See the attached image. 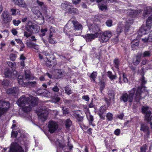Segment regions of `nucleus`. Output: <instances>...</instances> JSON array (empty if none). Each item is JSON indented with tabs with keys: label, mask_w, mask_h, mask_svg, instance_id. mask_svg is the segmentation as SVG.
Here are the masks:
<instances>
[{
	"label": "nucleus",
	"mask_w": 152,
	"mask_h": 152,
	"mask_svg": "<svg viewBox=\"0 0 152 152\" xmlns=\"http://www.w3.org/2000/svg\"><path fill=\"white\" fill-rule=\"evenodd\" d=\"M27 84L31 87H34L37 86V83L35 81L28 82L27 83Z\"/></svg>",
	"instance_id": "nucleus-45"
},
{
	"label": "nucleus",
	"mask_w": 152,
	"mask_h": 152,
	"mask_svg": "<svg viewBox=\"0 0 152 152\" xmlns=\"http://www.w3.org/2000/svg\"><path fill=\"white\" fill-rule=\"evenodd\" d=\"M7 93L8 94H12L15 95L18 94V87H15L13 88L8 89L6 91Z\"/></svg>",
	"instance_id": "nucleus-24"
},
{
	"label": "nucleus",
	"mask_w": 152,
	"mask_h": 152,
	"mask_svg": "<svg viewBox=\"0 0 152 152\" xmlns=\"http://www.w3.org/2000/svg\"><path fill=\"white\" fill-rule=\"evenodd\" d=\"M111 37V33L110 31L104 32L101 35L99 40L101 43L107 42Z\"/></svg>",
	"instance_id": "nucleus-12"
},
{
	"label": "nucleus",
	"mask_w": 152,
	"mask_h": 152,
	"mask_svg": "<svg viewBox=\"0 0 152 152\" xmlns=\"http://www.w3.org/2000/svg\"><path fill=\"white\" fill-rule=\"evenodd\" d=\"M149 127L145 124H141L140 130L142 131L145 133L147 135V137H148L150 134V131Z\"/></svg>",
	"instance_id": "nucleus-16"
},
{
	"label": "nucleus",
	"mask_w": 152,
	"mask_h": 152,
	"mask_svg": "<svg viewBox=\"0 0 152 152\" xmlns=\"http://www.w3.org/2000/svg\"><path fill=\"white\" fill-rule=\"evenodd\" d=\"M122 78L123 81L125 83H127L128 82V79L124 74H123L122 75Z\"/></svg>",
	"instance_id": "nucleus-62"
},
{
	"label": "nucleus",
	"mask_w": 152,
	"mask_h": 152,
	"mask_svg": "<svg viewBox=\"0 0 152 152\" xmlns=\"http://www.w3.org/2000/svg\"><path fill=\"white\" fill-rule=\"evenodd\" d=\"M147 149V145H144L140 148V152H146Z\"/></svg>",
	"instance_id": "nucleus-52"
},
{
	"label": "nucleus",
	"mask_w": 152,
	"mask_h": 152,
	"mask_svg": "<svg viewBox=\"0 0 152 152\" xmlns=\"http://www.w3.org/2000/svg\"><path fill=\"white\" fill-rule=\"evenodd\" d=\"M61 8L66 12L70 14H78V11L76 8H74L71 3L67 1H64L61 5Z\"/></svg>",
	"instance_id": "nucleus-5"
},
{
	"label": "nucleus",
	"mask_w": 152,
	"mask_h": 152,
	"mask_svg": "<svg viewBox=\"0 0 152 152\" xmlns=\"http://www.w3.org/2000/svg\"><path fill=\"white\" fill-rule=\"evenodd\" d=\"M122 25L120 24L118 25V28L117 29V36H118L120 33L122 31Z\"/></svg>",
	"instance_id": "nucleus-35"
},
{
	"label": "nucleus",
	"mask_w": 152,
	"mask_h": 152,
	"mask_svg": "<svg viewBox=\"0 0 152 152\" xmlns=\"http://www.w3.org/2000/svg\"><path fill=\"white\" fill-rule=\"evenodd\" d=\"M11 68L9 69H6L4 72V75L6 77H9L14 78V77L13 76V75L15 74L16 73V71H14L12 72Z\"/></svg>",
	"instance_id": "nucleus-17"
},
{
	"label": "nucleus",
	"mask_w": 152,
	"mask_h": 152,
	"mask_svg": "<svg viewBox=\"0 0 152 152\" xmlns=\"http://www.w3.org/2000/svg\"><path fill=\"white\" fill-rule=\"evenodd\" d=\"M108 97L109 98H110L112 99L113 101H114V94L113 92H111L110 93H109L108 94Z\"/></svg>",
	"instance_id": "nucleus-51"
},
{
	"label": "nucleus",
	"mask_w": 152,
	"mask_h": 152,
	"mask_svg": "<svg viewBox=\"0 0 152 152\" xmlns=\"http://www.w3.org/2000/svg\"><path fill=\"white\" fill-rule=\"evenodd\" d=\"M63 75V71L61 69H56L55 71V76L56 79L61 78Z\"/></svg>",
	"instance_id": "nucleus-27"
},
{
	"label": "nucleus",
	"mask_w": 152,
	"mask_h": 152,
	"mask_svg": "<svg viewBox=\"0 0 152 152\" xmlns=\"http://www.w3.org/2000/svg\"><path fill=\"white\" fill-rule=\"evenodd\" d=\"M133 21L132 19L130 20L129 21L128 20H127L125 24L126 27H125V29L126 30H128L129 26L133 24Z\"/></svg>",
	"instance_id": "nucleus-32"
},
{
	"label": "nucleus",
	"mask_w": 152,
	"mask_h": 152,
	"mask_svg": "<svg viewBox=\"0 0 152 152\" xmlns=\"http://www.w3.org/2000/svg\"><path fill=\"white\" fill-rule=\"evenodd\" d=\"M142 113H145L146 114L145 118V120H146V116H147V118H148L151 117L150 116L151 114V112L149 110H148V107H143L142 108Z\"/></svg>",
	"instance_id": "nucleus-25"
},
{
	"label": "nucleus",
	"mask_w": 152,
	"mask_h": 152,
	"mask_svg": "<svg viewBox=\"0 0 152 152\" xmlns=\"http://www.w3.org/2000/svg\"><path fill=\"white\" fill-rule=\"evenodd\" d=\"M31 76L30 72L27 70L25 71L24 75L22 76H19L18 77L19 83L21 85H22L25 83V80H28L31 79Z\"/></svg>",
	"instance_id": "nucleus-9"
},
{
	"label": "nucleus",
	"mask_w": 152,
	"mask_h": 152,
	"mask_svg": "<svg viewBox=\"0 0 152 152\" xmlns=\"http://www.w3.org/2000/svg\"><path fill=\"white\" fill-rule=\"evenodd\" d=\"M55 143L57 147L62 148L64 147V144L61 141H60L58 139H56L55 141Z\"/></svg>",
	"instance_id": "nucleus-30"
},
{
	"label": "nucleus",
	"mask_w": 152,
	"mask_h": 152,
	"mask_svg": "<svg viewBox=\"0 0 152 152\" xmlns=\"http://www.w3.org/2000/svg\"><path fill=\"white\" fill-rule=\"evenodd\" d=\"M146 25L142 26L139 29V34L142 35L150 32L152 25V15L148 18L146 21Z\"/></svg>",
	"instance_id": "nucleus-6"
},
{
	"label": "nucleus",
	"mask_w": 152,
	"mask_h": 152,
	"mask_svg": "<svg viewBox=\"0 0 152 152\" xmlns=\"http://www.w3.org/2000/svg\"><path fill=\"white\" fill-rule=\"evenodd\" d=\"M99 8L102 11L104 10H106L107 7L105 5L102 4L99 6Z\"/></svg>",
	"instance_id": "nucleus-55"
},
{
	"label": "nucleus",
	"mask_w": 152,
	"mask_h": 152,
	"mask_svg": "<svg viewBox=\"0 0 152 152\" xmlns=\"http://www.w3.org/2000/svg\"><path fill=\"white\" fill-rule=\"evenodd\" d=\"M106 109L104 106H102L100 107L99 112V115L100 118L104 119L105 116V113L106 112Z\"/></svg>",
	"instance_id": "nucleus-21"
},
{
	"label": "nucleus",
	"mask_w": 152,
	"mask_h": 152,
	"mask_svg": "<svg viewBox=\"0 0 152 152\" xmlns=\"http://www.w3.org/2000/svg\"><path fill=\"white\" fill-rule=\"evenodd\" d=\"M52 90L54 92H58L59 91V89L57 86H56L53 88Z\"/></svg>",
	"instance_id": "nucleus-61"
},
{
	"label": "nucleus",
	"mask_w": 152,
	"mask_h": 152,
	"mask_svg": "<svg viewBox=\"0 0 152 152\" xmlns=\"http://www.w3.org/2000/svg\"><path fill=\"white\" fill-rule=\"evenodd\" d=\"M82 28V25L78 21L72 19L70 20L65 26L64 31L67 35L69 36H76L75 33H72L75 31L81 29Z\"/></svg>",
	"instance_id": "nucleus-3"
},
{
	"label": "nucleus",
	"mask_w": 152,
	"mask_h": 152,
	"mask_svg": "<svg viewBox=\"0 0 152 152\" xmlns=\"http://www.w3.org/2000/svg\"><path fill=\"white\" fill-rule=\"evenodd\" d=\"M109 1L110 2H112V0H96V2L98 3H106L109 2Z\"/></svg>",
	"instance_id": "nucleus-46"
},
{
	"label": "nucleus",
	"mask_w": 152,
	"mask_h": 152,
	"mask_svg": "<svg viewBox=\"0 0 152 152\" xmlns=\"http://www.w3.org/2000/svg\"><path fill=\"white\" fill-rule=\"evenodd\" d=\"M72 122L69 119H67L66 121L65 125L67 128H68L70 127L72 124Z\"/></svg>",
	"instance_id": "nucleus-42"
},
{
	"label": "nucleus",
	"mask_w": 152,
	"mask_h": 152,
	"mask_svg": "<svg viewBox=\"0 0 152 152\" xmlns=\"http://www.w3.org/2000/svg\"><path fill=\"white\" fill-rule=\"evenodd\" d=\"M17 10L16 9L12 8L10 10V12L11 13V15L15 16L16 15V12Z\"/></svg>",
	"instance_id": "nucleus-53"
},
{
	"label": "nucleus",
	"mask_w": 152,
	"mask_h": 152,
	"mask_svg": "<svg viewBox=\"0 0 152 152\" xmlns=\"http://www.w3.org/2000/svg\"><path fill=\"white\" fill-rule=\"evenodd\" d=\"M112 99L110 98H109L108 97H106L105 99V101L106 102L107 105L109 106H110V103L111 102V100Z\"/></svg>",
	"instance_id": "nucleus-50"
},
{
	"label": "nucleus",
	"mask_w": 152,
	"mask_h": 152,
	"mask_svg": "<svg viewBox=\"0 0 152 152\" xmlns=\"http://www.w3.org/2000/svg\"><path fill=\"white\" fill-rule=\"evenodd\" d=\"M148 39L149 41H152V31H151V33L148 37Z\"/></svg>",
	"instance_id": "nucleus-63"
},
{
	"label": "nucleus",
	"mask_w": 152,
	"mask_h": 152,
	"mask_svg": "<svg viewBox=\"0 0 152 152\" xmlns=\"http://www.w3.org/2000/svg\"><path fill=\"white\" fill-rule=\"evenodd\" d=\"M1 18L5 23L10 22L12 19L11 15L7 11H4L3 12L1 15Z\"/></svg>",
	"instance_id": "nucleus-14"
},
{
	"label": "nucleus",
	"mask_w": 152,
	"mask_h": 152,
	"mask_svg": "<svg viewBox=\"0 0 152 152\" xmlns=\"http://www.w3.org/2000/svg\"><path fill=\"white\" fill-rule=\"evenodd\" d=\"M105 86V83L104 82L101 81L100 84V90L102 92V90L104 89Z\"/></svg>",
	"instance_id": "nucleus-58"
},
{
	"label": "nucleus",
	"mask_w": 152,
	"mask_h": 152,
	"mask_svg": "<svg viewBox=\"0 0 152 152\" xmlns=\"http://www.w3.org/2000/svg\"><path fill=\"white\" fill-rule=\"evenodd\" d=\"M46 58L47 59V61L46 63L47 66L48 67L52 66L53 67L56 66V60L55 58L53 57L52 56L50 58L48 57H47Z\"/></svg>",
	"instance_id": "nucleus-15"
},
{
	"label": "nucleus",
	"mask_w": 152,
	"mask_h": 152,
	"mask_svg": "<svg viewBox=\"0 0 152 152\" xmlns=\"http://www.w3.org/2000/svg\"><path fill=\"white\" fill-rule=\"evenodd\" d=\"M9 81L7 79H4L2 81V84L4 86H7L9 85Z\"/></svg>",
	"instance_id": "nucleus-44"
},
{
	"label": "nucleus",
	"mask_w": 152,
	"mask_h": 152,
	"mask_svg": "<svg viewBox=\"0 0 152 152\" xmlns=\"http://www.w3.org/2000/svg\"><path fill=\"white\" fill-rule=\"evenodd\" d=\"M151 55V53L150 51H145L143 53V57H148Z\"/></svg>",
	"instance_id": "nucleus-38"
},
{
	"label": "nucleus",
	"mask_w": 152,
	"mask_h": 152,
	"mask_svg": "<svg viewBox=\"0 0 152 152\" xmlns=\"http://www.w3.org/2000/svg\"><path fill=\"white\" fill-rule=\"evenodd\" d=\"M37 93L39 95L45 97L48 96L50 94L49 92L47 91L46 90L43 89H39L37 91Z\"/></svg>",
	"instance_id": "nucleus-22"
},
{
	"label": "nucleus",
	"mask_w": 152,
	"mask_h": 152,
	"mask_svg": "<svg viewBox=\"0 0 152 152\" xmlns=\"http://www.w3.org/2000/svg\"><path fill=\"white\" fill-rule=\"evenodd\" d=\"M72 115L74 116L79 121H81L83 119V117L79 115L76 113H73Z\"/></svg>",
	"instance_id": "nucleus-31"
},
{
	"label": "nucleus",
	"mask_w": 152,
	"mask_h": 152,
	"mask_svg": "<svg viewBox=\"0 0 152 152\" xmlns=\"http://www.w3.org/2000/svg\"><path fill=\"white\" fill-rule=\"evenodd\" d=\"M89 30L92 32L94 33V34L96 33L98 35L100 33V28L97 26L95 25H91L89 28Z\"/></svg>",
	"instance_id": "nucleus-20"
},
{
	"label": "nucleus",
	"mask_w": 152,
	"mask_h": 152,
	"mask_svg": "<svg viewBox=\"0 0 152 152\" xmlns=\"http://www.w3.org/2000/svg\"><path fill=\"white\" fill-rule=\"evenodd\" d=\"M9 152H23V150L17 143H12L11 145Z\"/></svg>",
	"instance_id": "nucleus-11"
},
{
	"label": "nucleus",
	"mask_w": 152,
	"mask_h": 152,
	"mask_svg": "<svg viewBox=\"0 0 152 152\" xmlns=\"http://www.w3.org/2000/svg\"><path fill=\"white\" fill-rule=\"evenodd\" d=\"M10 107V104L7 102H0V117L7 113Z\"/></svg>",
	"instance_id": "nucleus-7"
},
{
	"label": "nucleus",
	"mask_w": 152,
	"mask_h": 152,
	"mask_svg": "<svg viewBox=\"0 0 152 152\" xmlns=\"http://www.w3.org/2000/svg\"><path fill=\"white\" fill-rule=\"evenodd\" d=\"M96 34H87L84 36V38L87 41H91L98 37Z\"/></svg>",
	"instance_id": "nucleus-19"
},
{
	"label": "nucleus",
	"mask_w": 152,
	"mask_h": 152,
	"mask_svg": "<svg viewBox=\"0 0 152 152\" xmlns=\"http://www.w3.org/2000/svg\"><path fill=\"white\" fill-rule=\"evenodd\" d=\"M13 24L15 26H18V25L21 23V21L20 20L14 19L12 21Z\"/></svg>",
	"instance_id": "nucleus-49"
},
{
	"label": "nucleus",
	"mask_w": 152,
	"mask_h": 152,
	"mask_svg": "<svg viewBox=\"0 0 152 152\" xmlns=\"http://www.w3.org/2000/svg\"><path fill=\"white\" fill-rule=\"evenodd\" d=\"M32 11L38 17H41L42 19L44 18V16L42 14V13L39 11V9L38 7H34L32 9Z\"/></svg>",
	"instance_id": "nucleus-18"
},
{
	"label": "nucleus",
	"mask_w": 152,
	"mask_h": 152,
	"mask_svg": "<svg viewBox=\"0 0 152 152\" xmlns=\"http://www.w3.org/2000/svg\"><path fill=\"white\" fill-rule=\"evenodd\" d=\"M60 100V98L59 97H56L53 98V101L55 103H57L59 102Z\"/></svg>",
	"instance_id": "nucleus-59"
},
{
	"label": "nucleus",
	"mask_w": 152,
	"mask_h": 152,
	"mask_svg": "<svg viewBox=\"0 0 152 152\" xmlns=\"http://www.w3.org/2000/svg\"><path fill=\"white\" fill-rule=\"evenodd\" d=\"M113 115L111 113H107L106 115L107 120L109 121H111L113 120Z\"/></svg>",
	"instance_id": "nucleus-40"
},
{
	"label": "nucleus",
	"mask_w": 152,
	"mask_h": 152,
	"mask_svg": "<svg viewBox=\"0 0 152 152\" xmlns=\"http://www.w3.org/2000/svg\"><path fill=\"white\" fill-rule=\"evenodd\" d=\"M141 87H138L137 90L135 88H133L131 90L129 91V94L127 93L123 94L121 97L120 99L124 102H126L128 101L131 102L133 101L134 95L135 94L134 99L136 102H138L141 99Z\"/></svg>",
	"instance_id": "nucleus-2"
},
{
	"label": "nucleus",
	"mask_w": 152,
	"mask_h": 152,
	"mask_svg": "<svg viewBox=\"0 0 152 152\" xmlns=\"http://www.w3.org/2000/svg\"><path fill=\"white\" fill-rule=\"evenodd\" d=\"M97 75V73L96 72H93L90 76V77L91 79V80L95 82V79Z\"/></svg>",
	"instance_id": "nucleus-33"
},
{
	"label": "nucleus",
	"mask_w": 152,
	"mask_h": 152,
	"mask_svg": "<svg viewBox=\"0 0 152 152\" xmlns=\"http://www.w3.org/2000/svg\"><path fill=\"white\" fill-rule=\"evenodd\" d=\"M15 4L20 7L26 8L27 7L26 4L23 0H12Z\"/></svg>",
	"instance_id": "nucleus-23"
},
{
	"label": "nucleus",
	"mask_w": 152,
	"mask_h": 152,
	"mask_svg": "<svg viewBox=\"0 0 152 152\" xmlns=\"http://www.w3.org/2000/svg\"><path fill=\"white\" fill-rule=\"evenodd\" d=\"M37 2L38 5L40 6L42 12L46 18H50V16L48 15L49 12L48 10L46 5L44 4L43 2L40 1L38 0H37Z\"/></svg>",
	"instance_id": "nucleus-13"
},
{
	"label": "nucleus",
	"mask_w": 152,
	"mask_h": 152,
	"mask_svg": "<svg viewBox=\"0 0 152 152\" xmlns=\"http://www.w3.org/2000/svg\"><path fill=\"white\" fill-rule=\"evenodd\" d=\"M107 25L109 27H110L112 25V21L110 20H107L106 22Z\"/></svg>",
	"instance_id": "nucleus-57"
},
{
	"label": "nucleus",
	"mask_w": 152,
	"mask_h": 152,
	"mask_svg": "<svg viewBox=\"0 0 152 152\" xmlns=\"http://www.w3.org/2000/svg\"><path fill=\"white\" fill-rule=\"evenodd\" d=\"M64 90L65 93L69 95L72 93L71 88H69V86H67L64 88Z\"/></svg>",
	"instance_id": "nucleus-36"
},
{
	"label": "nucleus",
	"mask_w": 152,
	"mask_h": 152,
	"mask_svg": "<svg viewBox=\"0 0 152 152\" xmlns=\"http://www.w3.org/2000/svg\"><path fill=\"white\" fill-rule=\"evenodd\" d=\"M62 110L63 111V114H68L69 113L68 109L66 107H63L62 108Z\"/></svg>",
	"instance_id": "nucleus-54"
},
{
	"label": "nucleus",
	"mask_w": 152,
	"mask_h": 152,
	"mask_svg": "<svg viewBox=\"0 0 152 152\" xmlns=\"http://www.w3.org/2000/svg\"><path fill=\"white\" fill-rule=\"evenodd\" d=\"M151 11V9H147L144 10L143 12V15L145 17L147 15L150 14Z\"/></svg>",
	"instance_id": "nucleus-48"
},
{
	"label": "nucleus",
	"mask_w": 152,
	"mask_h": 152,
	"mask_svg": "<svg viewBox=\"0 0 152 152\" xmlns=\"http://www.w3.org/2000/svg\"><path fill=\"white\" fill-rule=\"evenodd\" d=\"M146 121L150 124V127L152 129V115L149 118L147 117H146Z\"/></svg>",
	"instance_id": "nucleus-41"
},
{
	"label": "nucleus",
	"mask_w": 152,
	"mask_h": 152,
	"mask_svg": "<svg viewBox=\"0 0 152 152\" xmlns=\"http://www.w3.org/2000/svg\"><path fill=\"white\" fill-rule=\"evenodd\" d=\"M80 1L81 0H73L72 3L74 4H78Z\"/></svg>",
	"instance_id": "nucleus-64"
},
{
	"label": "nucleus",
	"mask_w": 152,
	"mask_h": 152,
	"mask_svg": "<svg viewBox=\"0 0 152 152\" xmlns=\"http://www.w3.org/2000/svg\"><path fill=\"white\" fill-rule=\"evenodd\" d=\"M139 45V42L137 40L133 41L132 42L131 47L132 49L135 50L136 49Z\"/></svg>",
	"instance_id": "nucleus-28"
},
{
	"label": "nucleus",
	"mask_w": 152,
	"mask_h": 152,
	"mask_svg": "<svg viewBox=\"0 0 152 152\" xmlns=\"http://www.w3.org/2000/svg\"><path fill=\"white\" fill-rule=\"evenodd\" d=\"M130 15L132 17H135L138 13L137 11L136 10H132L130 12Z\"/></svg>",
	"instance_id": "nucleus-47"
},
{
	"label": "nucleus",
	"mask_w": 152,
	"mask_h": 152,
	"mask_svg": "<svg viewBox=\"0 0 152 152\" xmlns=\"http://www.w3.org/2000/svg\"><path fill=\"white\" fill-rule=\"evenodd\" d=\"M86 116L87 119L89 121V124L93 126H95L94 124L92 123V122L94 120L93 116L90 115L89 113L88 114H87L86 115Z\"/></svg>",
	"instance_id": "nucleus-29"
},
{
	"label": "nucleus",
	"mask_w": 152,
	"mask_h": 152,
	"mask_svg": "<svg viewBox=\"0 0 152 152\" xmlns=\"http://www.w3.org/2000/svg\"><path fill=\"white\" fill-rule=\"evenodd\" d=\"M47 31V29L46 28H45L44 29L42 28L41 29V32L42 33L41 35L42 36H44L45 35V32H46Z\"/></svg>",
	"instance_id": "nucleus-56"
},
{
	"label": "nucleus",
	"mask_w": 152,
	"mask_h": 152,
	"mask_svg": "<svg viewBox=\"0 0 152 152\" xmlns=\"http://www.w3.org/2000/svg\"><path fill=\"white\" fill-rule=\"evenodd\" d=\"M113 62L116 68H118L119 63V61L118 59L117 58L115 59L114 60Z\"/></svg>",
	"instance_id": "nucleus-43"
},
{
	"label": "nucleus",
	"mask_w": 152,
	"mask_h": 152,
	"mask_svg": "<svg viewBox=\"0 0 152 152\" xmlns=\"http://www.w3.org/2000/svg\"><path fill=\"white\" fill-rule=\"evenodd\" d=\"M108 77L111 80H113L116 77V76L113 75L111 72H107Z\"/></svg>",
	"instance_id": "nucleus-37"
},
{
	"label": "nucleus",
	"mask_w": 152,
	"mask_h": 152,
	"mask_svg": "<svg viewBox=\"0 0 152 152\" xmlns=\"http://www.w3.org/2000/svg\"><path fill=\"white\" fill-rule=\"evenodd\" d=\"M27 45L28 47H30L31 48H33L36 49L37 50L38 49V47H37V48H35V47H36V45H34V43H33L29 42H28L27 43Z\"/></svg>",
	"instance_id": "nucleus-39"
},
{
	"label": "nucleus",
	"mask_w": 152,
	"mask_h": 152,
	"mask_svg": "<svg viewBox=\"0 0 152 152\" xmlns=\"http://www.w3.org/2000/svg\"><path fill=\"white\" fill-rule=\"evenodd\" d=\"M39 26L36 24L31 21H28L25 26V29L24 30V36L28 38L31 36L34 31H38Z\"/></svg>",
	"instance_id": "nucleus-4"
},
{
	"label": "nucleus",
	"mask_w": 152,
	"mask_h": 152,
	"mask_svg": "<svg viewBox=\"0 0 152 152\" xmlns=\"http://www.w3.org/2000/svg\"><path fill=\"white\" fill-rule=\"evenodd\" d=\"M144 75L142 76V78L140 80L141 84L142 87H144V85L147 83V81L145 80V77H144Z\"/></svg>",
	"instance_id": "nucleus-34"
},
{
	"label": "nucleus",
	"mask_w": 152,
	"mask_h": 152,
	"mask_svg": "<svg viewBox=\"0 0 152 152\" xmlns=\"http://www.w3.org/2000/svg\"><path fill=\"white\" fill-rule=\"evenodd\" d=\"M37 98L33 97H26L23 96L18 100L17 103L19 106L22 107V110L26 113L29 111L31 107L37 105Z\"/></svg>",
	"instance_id": "nucleus-1"
},
{
	"label": "nucleus",
	"mask_w": 152,
	"mask_h": 152,
	"mask_svg": "<svg viewBox=\"0 0 152 152\" xmlns=\"http://www.w3.org/2000/svg\"><path fill=\"white\" fill-rule=\"evenodd\" d=\"M58 125L56 122L50 120L48 122V131L51 133L54 132L58 128Z\"/></svg>",
	"instance_id": "nucleus-10"
},
{
	"label": "nucleus",
	"mask_w": 152,
	"mask_h": 152,
	"mask_svg": "<svg viewBox=\"0 0 152 152\" xmlns=\"http://www.w3.org/2000/svg\"><path fill=\"white\" fill-rule=\"evenodd\" d=\"M18 133L16 131H13L12 132L11 137H16Z\"/></svg>",
	"instance_id": "nucleus-60"
},
{
	"label": "nucleus",
	"mask_w": 152,
	"mask_h": 152,
	"mask_svg": "<svg viewBox=\"0 0 152 152\" xmlns=\"http://www.w3.org/2000/svg\"><path fill=\"white\" fill-rule=\"evenodd\" d=\"M37 113L39 119L42 121H46L48 117V112L45 109H40L37 111Z\"/></svg>",
	"instance_id": "nucleus-8"
},
{
	"label": "nucleus",
	"mask_w": 152,
	"mask_h": 152,
	"mask_svg": "<svg viewBox=\"0 0 152 152\" xmlns=\"http://www.w3.org/2000/svg\"><path fill=\"white\" fill-rule=\"evenodd\" d=\"M142 56V54H139L137 55L135 58H134L133 63L135 65H137L140 63L141 59V57Z\"/></svg>",
	"instance_id": "nucleus-26"
}]
</instances>
